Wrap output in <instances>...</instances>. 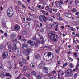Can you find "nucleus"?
<instances>
[{"label":"nucleus","instance_id":"49530a36","mask_svg":"<svg viewBox=\"0 0 79 79\" xmlns=\"http://www.w3.org/2000/svg\"><path fill=\"white\" fill-rule=\"evenodd\" d=\"M33 39L34 40H36V39H37V38L36 37V36L33 37Z\"/></svg>","mask_w":79,"mask_h":79},{"label":"nucleus","instance_id":"4468645a","mask_svg":"<svg viewBox=\"0 0 79 79\" xmlns=\"http://www.w3.org/2000/svg\"><path fill=\"white\" fill-rule=\"evenodd\" d=\"M79 64L77 63L76 66V69H73V71H77V70H78V68H79Z\"/></svg>","mask_w":79,"mask_h":79},{"label":"nucleus","instance_id":"e2e57ef3","mask_svg":"<svg viewBox=\"0 0 79 79\" xmlns=\"http://www.w3.org/2000/svg\"><path fill=\"white\" fill-rule=\"evenodd\" d=\"M60 28H62V29H63L64 28V26H61L60 27Z\"/></svg>","mask_w":79,"mask_h":79},{"label":"nucleus","instance_id":"72a5a7b5","mask_svg":"<svg viewBox=\"0 0 79 79\" xmlns=\"http://www.w3.org/2000/svg\"><path fill=\"white\" fill-rule=\"evenodd\" d=\"M68 59L71 61H73V59L70 57H68Z\"/></svg>","mask_w":79,"mask_h":79},{"label":"nucleus","instance_id":"1a4fd4ad","mask_svg":"<svg viewBox=\"0 0 79 79\" xmlns=\"http://www.w3.org/2000/svg\"><path fill=\"white\" fill-rule=\"evenodd\" d=\"M44 62L43 61H42L41 63L38 66L39 68H42V67H44Z\"/></svg>","mask_w":79,"mask_h":79},{"label":"nucleus","instance_id":"7ed1b4c3","mask_svg":"<svg viewBox=\"0 0 79 79\" xmlns=\"http://www.w3.org/2000/svg\"><path fill=\"white\" fill-rule=\"evenodd\" d=\"M39 19L41 22H44V21L45 23H47V20H50L48 18L45 17L44 15H40L39 17Z\"/></svg>","mask_w":79,"mask_h":79},{"label":"nucleus","instance_id":"c85d7f7f","mask_svg":"<svg viewBox=\"0 0 79 79\" xmlns=\"http://www.w3.org/2000/svg\"><path fill=\"white\" fill-rule=\"evenodd\" d=\"M32 74L35 77L37 76V73L35 71H33L32 72Z\"/></svg>","mask_w":79,"mask_h":79},{"label":"nucleus","instance_id":"864d4df0","mask_svg":"<svg viewBox=\"0 0 79 79\" xmlns=\"http://www.w3.org/2000/svg\"><path fill=\"white\" fill-rule=\"evenodd\" d=\"M77 73H75L74 75V77H77Z\"/></svg>","mask_w":79,"mask_h":79},{"label":"nucleus","instance_id":"6ab92c4d","mask_svg":"<svg viewBox=\"0 0 79 79\" xmlns=\"http://www.w3.org/2000/svg\"><path fill=\"white\" fill-rule=\"evenodd\" d=\"M72 72H73V70L71 69H69L67 70V73H71Z\"/></svg>","mask_w":79,"mask_h":79},{"label":"nucleus","instance_id":"c9c22d12","mask_svg":"<svg viewBox=\"0 0 79 79\" xmlns=\"http://www.w3.org/2000/svg\"><path fill=\"white\" fill-rule=\"evenodd\" d=\"M19 64L20 65V66H21V67H22V66H23V63H22L21 62H19Z\"/></svg>","mask_w":79,"mask_h":79},{"label":"nucleus","instance_id":"c756f323","mask_svg":"<svg viewBox=\"0 0 79 79\" xmlns=\"http://www.w3.org/2000/svg\"><path fill=\"white\" fill-rule=\"evenodd\" d=\"M60 48H59L58 49H58H56L55 50V51L56 52V53H59V52H60Z\"/></svg>","mask_w":79,"mask_h":79},{"label":"nucleus","instance_id":"de8ad7c7","mask_svg":"<svg viewBox=\"0 0 79 79\" xmlns=\"http://www.w3.org/2000/svg\"><path fill=\"white\" fill-rule=\"evenodd\" d=\"M59 3H61V4H63V1L62 0H60V1L58 2Z\"/></svg>","mask_w":79,"mask_h":79},{"label":"nucleus","instance_id":"b1692460","mask_svg":"<svg viewBox=\"0 0 79 79\" xmlns=\"http://www.w3.org/2000/svg\"><path fill=\"white\" fill-rule=\"evenodd\" d=\"M72 11L73 13H74L75 12H77V10H76V9L75 8H73L72 9Z\"/></svg>","mask_w":79,"mask_h":79},{"label":"nucleus","instance_id":"79ce46f5","mask_svg":"<svg viewBox=\"0 0 79 79\" xmlns=\"http://www.w3.org/2000/svg\"><path fill=\"white\" fill-rule=\"evenodd\" d=\"M27 76L28 77H30V73H27Z\"/></svg>","mask_w":79,"mask_h":79},{"label":"nucleus","instance_id":"423d86ee","mask_svg":"<svg viewBox=\"0 0 79 79\" xmlns=\"http://www.w3.org/2000/svg\"><path fill=\"white\" fill-rule=\"evenodd\" d=\"M30 53H31V48H28L27 49H26L23 50V54L27 56L29 55Z\"/></svg>","mask_w":79,"mask_h":79},{"label":"nucleus","instance_id":"f03ea898","mask_svg":"<svg viewBox=\"0 0 79 79\" xmlns=\"http://www.w3.org/2000/svg\"><path fill=\"white\" fill-rule=\"evenodd\" d=\"M53 54L51 52H47L45 53L44 56V59L46 61H48V60L53 59Z\"/></svg>","mask_w":79,"mask_h":79},{"label":"nucleus","instance_id":"7c9ffc66","mask_svg":"<svg viewBox=\"0 0 79 79\" xmlns=\"http://www.w3.org/2000/svg\"><path fill=\"white\" fill-rule=\"evenodd\" d=\"M19 69V68L16 66V64H14V69Z\"/></svg>","mask_w":79,"mask_h":79},{"label":"nucleus","instance_id":"3c124183","mask_svg":"<svg viewBox=\"0 0 79 79\" xmlns=\"http://www.w3.org/2000/svg\"><path fill=\"white\" fill-rule=\"evenodd\" d=\"M10 75L11 76V77H10V76H7L8 77H9L10 78H7V79H11V78H12V76L11 75V74H10Z\"/></svg>","mask_w":79,"mask_h":79},{"label":"nucleus","instance_id":"4be33fe9","mask_svg":"<svg viewBox=\"0 0 79 79\" xmlns=\"http://www.w3.org/2000/svg\"><path fill=\"white\" fill-rule=\"evenodd\" d=\"M28 15H29L30 18H31V19H32L34 18V16L32 15V14L31 13H29L28 14Z\"/></svg>","mask_w":79,"mask_h":79},{"label":"nucleus","instance_id":"473e14b6","mask_svg":"<svg viewBox=\"0 0 79 79\" xmlns=\"http://www.w3.org/2000/svg\"><path fill=\"white\" fill-rule=\"evenodd\" d=\"M2 26L3 27H6V23H3L2 24Z\"/></svg>","mask_w":79,"mask_h":79},{"label":"nucleus","instance_id":"a18cd8bd","mask_svg":"<svg viewBox=\"0 0 79 79\" xmlns=\"http://www.w3.org/2000/svg\"><path fill=\"white\" fill-rule=\"evenodd\" d=\"M52 74H56V71L54 70L52 72Z\"/></svg>","mask_w":79,"mask_h":79},{"label":"nucleus","instance_id":"bb28decb","mask_svg":"<svg viewBox=\"0 0 79 79\" xmlns=\"http://www.w3.org/2000/svg\"><path fill=\"white\" fill-rule=\"evenodd\" d=\"M40 58V55L39 54H37L36 56H35V58L36 59H39Z\"/></svg>","mask_w":79,"mask_h":79},{"label":"nucleus","instance_id":"f704fd0d","mask_svg":"<svg viewBox=\"0 0 79 79\" xmlns=\"http://www.w3.org/2000/svg\"><path fill=\"white\" fill-rule=\"evenodd\" d=\"M69 66L71 68H73V65L72 63L70 64Z\"/></svg>","mask_w":79,"mask_h":79},{"label":"nucleus","instance_id":"0eeeda50","mask_svg":"<svg viewBox=\"0 0 79 79\" xmlns=\"http://www.w3.org/2000/svg\"><path fill=\"white\" fill-rule=\"evenodd\" d=\"M14 31L18 32L20 31V26L17 24L15 25L14 26Z\"/></svg>","mask_w":79,"mask_h":79},{"label":"nucleus","instance_id":"69168bd1","mask_svg":"<svg viewBox=\"0 0 79 79\" xmlns=\"http://www.w3.org/2000/svg\"><path fill=\"white\" fill-rule=\"evenodd\" d=\"M76 19L77 21H78V22H79V17H77L76 18Z\"/></svg>","mask_w":79,"mask_h":79},{"label":"nucleus","instance_id":"5fc2aeb1","mask_svg":"<svg viewBox=\"0 0 79 79\" xmlns=\"http://www.w3.org/2000/svg\"><path fill=\"white\" fill-rule=\"evenodd\" d=\"M4 35L5 36V37H8V35H7V33H5L4 34Z\"/></svg>","mask_w":79,"mask_h":79},{"label":"nucleus","instance_id":"f3484780","mask_svg":"<svg viewBox=\"0 0 79 79\" xmlns=\"http://www.w3.org/2000/svg\"><path fill=\"white\" fill-rule=\"evenodd\" d=\"M22 47H26V48H27V47H28V45L26 44V43H24L22 44Z\"/></svg>","mask_w":79,"mask_h":79},{"label":"nucleus","instance_id":"20e7f679","mask_svg":"<svg viewBox=\"0 0 79 79\" xmlns=\"http://www.w3.org/2000/svg\"><path fill=\"white\" fill-rule=\"evenodd\" d=\"M7 15L9 17H11L13 15V8L10 7L7 10Z\"/></svg>","mask_w":79,"mask_h":79},{"label":"nucleus","instance_id":"5701e85b","mask_svg":"<svg viewBox=\"0 0 79 79\" xmlns=\"http://www.w3.org/2000/svg\"><path fill=\"white\" fill-rule=\"evenodd\" d=\"M56 6H58V7H61L62 6V5L60 4V3L58 2L56 4Z\"/></svg>","mask_w":79,"mask_h":79},{"label":"nucleus","instance_id":"dca6fc26","mask_svg":"<svg viewBox=\"0 0 79 79\" xmlns=\"http://www.w3.org/2000/svg\"><path fill=\"white\" fill-rule=\"evenodd\" d=\"M35 66V63H31L30 65L31 68H34Z\"/></svg>","mask_w":79,"mask_h":79},{"label":"nucleus","instance_id":"393cba45","mask_svg":"<svg viewBox=\"0 0 79 79\" xmlns=\"http://www.w3.org/2000/svg\"><path fill=\"white\" fill-rule=\"evenodd\" d=\"M16 48H17V47L16 46V44L14 45V46L12 47V49L15 50L16 49Z\"/></svg>","mask_w":79,"mask_h":79},{"label":"nucleus","instance_id":"e433bc0d","mask_svg":"<svg viewBox=\"0 0 79 79\" xmlns=\"http://www.w3.org/2000/svg\"><path fill=\"white\" fill-rule=\"evenodd\" d=\"M31 19L30 18H27V19H26V20H27V21H31V19Z\"/></svg>","mask_w":79,"mask_h":79},{"label":"nucleus","instance_id":"a878e982","mask_svg":"<svg viewBox=\"0 0 79 79\" xmlns=\"http://www.w3.org/2000/svg\"><path fill=\"white\" fill-rule=\"evenodd\" d=\"M4 48V46L3 44L0 45V50H3Z\"/></svg>","mask_w":79,"mask_h":79},{"label":"nucleus","instance_id":"2f4dec72","mask_svg":"<svg viewBox=\"0 0 79 79\" xmlns=\"http://www.w3.org/2000/svg\"><path fill=\"white\" fill-rule=\"evenodd\" d=\"M27 33H26V31H23L22 33V35H26V34Z\"/></svg>","mask_w":79,"mask_h":79},{"label":"nucleus","instance_id":"39448f33","mask_svg":"<svg viewBox=\"0 0 79 79\" xmlns=\"http://www.w3.org/2000/svg\"><path fill=\"white\" fill-rule=\"evenodd\" d=\"M5 76H10V77H11V76L10 75V73H6L5 74V72H2L0 74V77L1 78H4Z\"/></svg>","mask_w":79,"mask_h":79},{"label":"nucleus","instance_id":"f8f14e48","mask_svg":"<svg viewBox=\"0 0 79 79\" xmlns=\"http://www.w3.org/2000/svg\"><path fill=\"white\" fill-rule=\"evenodd\" d=\"M28 43L30 44L31 46H34V45H35V43L31 41H28Z\"/></svg>","mask_w":79,"mask_h":79},{"label":"nucleus","instance_id":"0e129e2a","mask_svg":"<svg viewBox=\"0 0 79 79\" xmlns=\"http://www.w3.org/2000/svg\"><path fill=\"white\" fill-rule=\"evenodd\" d=\"M37 42L38 43H41L40 42H41V41H39V40H37Z\"/></svg>","mask_w":79,"mask_h":79},{"label":"nucleus","instance_id":"412c9836","mask_svg":"<svg viewBox=\"0 0 79 79\" xmlns=\"http://www.w3.org/2000/svg\"><path fill=\"white\" fill-rule=\"evenodd\" d=\"M23 73H25L24 71H26V70H27V67L26 66L24 67L23 68Z\"/></svg>","mask_w":79,"mask_h":79},{"label":"nucleus","instance_id":"338daca9","mask_svg":"<svg viewBox=\"0 0 79 79\" xmlns=\"http://www.w3.org/2000/svg\"><path fill=\"white\" fill-rule=\"evenodd\" d=\"M23 42H26V40L25 38H23Z\"/></svg>","mask_w":79,"mask_h":79},{"label":"nucleus","instance_id":"052dcab7","mask_svg":"<svg viewBox=\"0 0 79 79\" xmlns=\"http://www.w3.org/2000/svg\"><path fill=\"white\" fill-rule=\"evenodd\" d=\"M49 9V7H48V6H47L46 8V10H48Z\"/></svg>","mask_w":79,"mask_h":79},{"label":"nucleus","instance_id":"13d9d810","mask_svg":"<svg viewBox=\"0 0 79 79\" xmlns=\"http://www.w3.org/2000/svg\"><path fill=\"white\" fill-rule=\"evenodd\" d=\"M21 76V75H19V76L17 77L16 79H19L20 77Z\"/></svg>","mask_w":79,"mask_h":79},{"label":"nucleus","instance_id":"2eb2a0df","mask_svg":"<svg viewBox=\"0 0 79 79\" xmlns=\"http://www.w3.org/2000/svg\"><path fill=\"white\" fill-rule=\"evenodd\" d=\"M43 69H44V71H45V73H48V68L44 67L43 68Z\"/></svg>","mask_w":79,"mask_h":79},{"label":"nucleus","instance_id":"4d7b16f0","mask_svg":"<svg viewBox=\"0 0 79 79\" xmlns=\"http://www.w3.org/2000/svg\"><path fill=\"white\" fill-rule=\"evenodd\" d=\"M69 76H73V73H69Z\"/></svg>","mask_w":79,"mask_h":79},{"label":"nucleus","instance_id":"603ef678","mask_svg":"<svg viewBox=\"0 0 79 79\" xmlns=\"http://www.w3.org/2000/svg\"><path fill=\"white\" fill-rule=\"evenodd\" d=\"M65 76H69V73L67 72L65 74Z\"/></svg>","mask_w":79,"mask_h":79},{"label":"nucleus","instance_id":"bf43d9fd","mask_svg":"<svg viewBox=\"0 0 79 79\" xmlns=\"http://www.w3.org/2000/svg\"><path fill=\"white\" fill-rule=\"evenodd\" d=\"M48 77H50V76H51V74L50 73H49L48 74Z\"/></svg>","mask_w":79,"mask_h":79},{"label":"nucleus","instance_id":"6e6552de","mask_svg":"<svg viewBox=\"0 0 79 79\" xmlns=\"http://www.w3.org/2000/svg\"><path fill=\"white\" fill-rule=\"evenodd\" d=\"M8 56V54L7 52H5L3 53L2 54V58H6Z\"/></svg>","mask_w":79,"mask_h":79},{"label":"nucleus","instance_id":"774afa93","mask_svg":"<svg viewBox=\"0 0 79 79\" xmlns=\"http://www.w3.org/2000/svg\"><path fill=\"white\" fill-rule=\"evenodd\" d=\"M55 77H51L50 78H49V79H55Z\"/></svg>","mask_w":79,"mask_h":79},{"label":"nucleus","instance_id":"f257e3e1","mask_svg":"<svg viewBox=\"0 0 79 79\" xmlns=\"http://www.w3.org/2000/svg\"><path fill=\"white\" fill-rule=\"evenodd\" d=\"M58 35L55 34V33L52 31H51L49 33V38L53 42L58 41Z\"/></svg>","mask_w":79,"mask_h":79},{"label":"nucleus","instance_id":"9d476101","mask_svg":"<svg viewBox=\"0 0 79 79\" xmlns=\"http://www.w3.org/2000/svg\"><path fill=\"white\" fill-rule=\"evenodd\" d=\"M16 37V35L15 34H12L10 37V38L11 39L14 40V39H15Z\"/></svg>","mask_w":79,"mask_h":79},{"label":"nucleus","instance_id":"37998d69","mask_svg":"<svg viewBox=\"0 0 79 79\" xmlns=\"http://www.w3.org/2000/svg\"><path fill=\"white\" fill-rule=\"evenodd\" d=\"M40 32L42 33H43L44 32V31L43 29H41V30H40Z\"/></svg>","mask_w":79,"mask_h":79},{"label":"nucleus","instance_id":"ddd939ff","mask_svg":"<svg viewBox=\"0 0 79 79\" xmlns=\"http://www.w3.org/2000/svg\"><path fill=\"white\" fill-rule=\"evenodd\" d=\"M65 16L67 18H71L72 17V15L69 13H66L65 14Z\"/></svg>","mask_w":79,"mask_h":79},{"label":"nucleus","instance_id":"ea45409f","mask_svg":"<svg viewBox=\"0 0 79 79\" xmlns=\"http://www.w3.org/2000/svg\"><path fill=\"white\" fill-rule=\"evenodd\" d=\"M73 54H74L75 57H76L77 56V53L75 52L74 53H73Z\"/></svg>","mask_w":79,"mask_h":79},{"label":"nucleus","instance_id":"8fccbe9b","mask_svg":"<svg viewBox=\"0 0 79 79\" xmlns=\"http://www.w3.org/2000/svg\"><path fill=\"white\" fill-rule=\"evenodd\" d=\"M18 42V40L15 39V40L12 41V42Z\"/></svg>","mask_w":79,"mask_h":79},{"label":"nucleus","instance_id":"cd10ccee","mask_svg":"<svg viewBox=\"0 0 79 79\" xmlns=\"http://www.w3.org/2000/svg\"><path fill=\"white\" fill-rule=\"evenodd\" d=\"M22 62L25 64H26L27 63H26V60L24 59H22Z\"/></svg>","mask_w":79,"mask_h":79},{"label":"nucleus","instance_id":"680f3d73","mask_svg":"<svg viewBox=\"0 0 79 79\" xmlns=\"http://www.w3.org/2000/svg\"><path fill=\"white\" fill-rule=\"evenodd\" d=\"M79 14V12H76V13H75V15H76V16H77V15H78Z\"/></svg>","mask_w":79,"mask_h":79},{"label":"nucleus","instance_id":"c03bdc74","mask_svg":"<svg viewBox=\"0 0 79 79\" xmlns=\"http://www.w3.org/2000/svg\"><path fill=\"white\" fill-rule=\"evenodd\" d=\"M57 16H58V17H59V16H60V13L58 12L57 14Z\"/></svg>","mask_w":79,"mask_h":79},{"label":"nucleus","instance_id":"09e8293b","mask_svg":"<svg viewBox=\"0 0 79 79\" xmlns=\"http://www.w3.org/2000/svg\"><path fill=\"white\" fill-rule=\"evenodd\" d=\"M73 44L74 45H75V44H77V43L75 42V40H73Z\"/></svg>","mask_w":79,"mask_h":79},{"label":"nucleus","instance_id":"a211bd4d","mask_svg":"<svg viewBox=\"0 0 79 79\" xmlns=\"http://www.w3.org/2000/svg\"><path fill=\"white\" fill-rule=\"evenodd\" d=\"M36 77L38 79H40L42 78V76L40 75H38L37 76H36Z\"/></svg>","mask_w":79,"mask_h":79},{"label":"nucleus","instance_id":"58836bf2","mask_svg":"<svg viewBox=\"0 0 79 79\" xmlns=\"http://www.w3.org/2000/svg\"><path fill=\"white\" fill-rule=\"evenodd\" d=\"M18 52H19V49H15V52L16 53H18Z\"/></svg>","mask_w":79,"mask_h":79},{"label":"nucleus","instance_id":"9b49d317","mask_svg":"<svg viewBox=\"0 0 79 79\" xmlns=\"http://www.w3.org/2000/svg\"><path fill=\"white\" fill-rule=\"evenodd\" d=\"M58 22H54V23L53 24V26L54 27H58Z\"/></svg>","mask_w":79,"mask_h":79},{"label":"nucleus","instance_id":"6e6d98bb","mask_svg":"<svg viewBox=\"0 0 79 79\" xmlns=\"http://www.w3.org/2000/svg\"><path fill=\"white\" fill-rule=\"evenodd\" d=\"M18 4H19V5H21V1H19L18 2Z\"/></svg>","mask_w":79,"mask_h":79},{"label":"nucleus","instance_id":"4c0bfd02","mask_svg":"<svg viewBox=\"0 0 79 79\" xmlns=\"http://www.w3.org/2000/svg\"><path fill=\"white\" fill-rule=\"evenodd\" d=\"M49 11L50 13H52V9L50 8L49 9Z\"/></svg>","mask_w":79,"mask_h":79},{"label":"nucleus","instance_id":"aec40b11","mask_svg":"<svg viewBox=\"0 0 79 79\" xmlns=\"http://www.w3.org/2000/svg\"><path fill=\"white\" fill-rule=\"evenodd\" d=\"M40 41L41 42V44H43V42H44V38H43V37L41 36L40 37Z\"/></svg>","mask_w":79,"mask_h":79},{"label":"nucleus","instance_id":"a19ab883","mask_svg":"<svg viewBox=\"0 0 79 79\" xmlns=\"http://www.w3.org/2000/svg\"><path fill=\"white\" fill-rule=\"evenodd\" d=\"M68 65V63L66 62L65 64H64L63 65V68H64V66H67Z\"/></svg>","mask_w":79,"mask_h":79}]
</instances>
